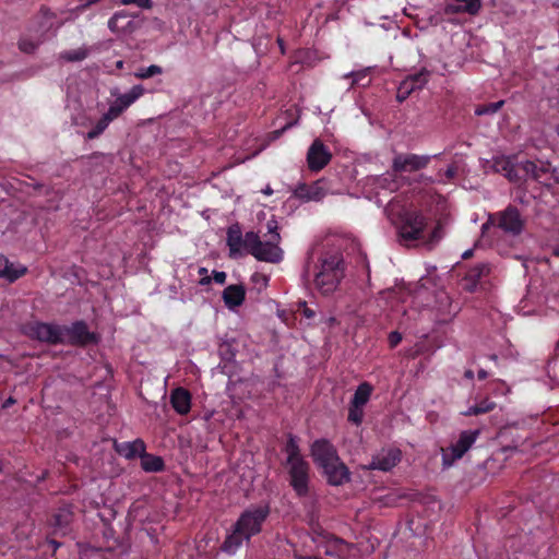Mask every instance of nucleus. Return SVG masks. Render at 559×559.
I'll list each match as a JSON object with an SVG mask.
<instances>
[{
    "mask_svg": "<svg viewBox=\"0 0 559 559\" xmlns=\"http://www.w3.org/2000/svg\"><path fill=\"white\" fill-rule=\"evenodd\" d=\"M144 87L139 84L134 85L128 93L122 94L109 106L107 112L97 121L96 126L86 133V140H93L100 135L108 124L118 118L131 104L144 94Z\"/></svg>",
    "mask_w": 559,
    "mask_h": 559,
    "instance_id": "nucleus-1",
    "label": "nucleus"
},
{
    "mask_svg": "<svg viewBox=\"0 0 559 559\" xmlns=\"http://www.w3.org/2000/svg\"><path fill=\"white\" fill-rule=\"evenodd\" d=\"M320 271L316 274V285L323 294L334 292L344 276L341 253H329L320 260Z\"/></svg>",
    "mask_w": 559,
    "mask_h": 559,
    "instance_id": "nucleus-2",
    "label": "nucleus"
},
{
    "mask_svg": "<svg viewBox=\"0 0 559 559\" xmlns=\"http://www.w3.org/2000/svg\"><path fill=\"white\" fill-rule=\"evenodd\" d=\"M273 240L261 241L258 234L248 231L245 235V249L257 260L278 263L283 258V251Z\"/></svg>",
    "mask_w": 559,
    "mask_h": 559,
    "instance_id": "nucleus-3",
    "label": "nucleus"
},
{
    "mask_svg": "<svg viewBox=\"0 0 559 559\" xmlns=\"http://www.w3.org/2000/svg\"><path fill=\"white\" fill-rule=\"evenodd\" d=\"M427 217L420 211H405L400 216L397 234L402 241H417L424 238Z\"/></svg>",
    "mask_w": 559,
    "mask_h": 559,
    "instance_id": "nucleus-4",
    "label": "nucleus"
},
{
    "mask_svg": "<svg viewBox=\"0 0 559 559\" xmlns=\"http://www.w3.org/2000/svg\"><path fill=\"white\" fill-rule=\"evenodd\" d=\"M269 514V504L258 506L246 510L235 525L250 538L252 535L260 533L262 523L266 520Z\"/></svg>",
    "mask_w": 559,
    "mask_h": 559,
    "instance_id": "nucleus-5",
    "label": "nucleus"
},
{
    "mask_svg": "<svg viewBox=\"0 0 559 559\" xmlns=\"http://www.w3.org/2000/svg\"><path fill=\"white\" fill-rule=\"evenodd\" d=\"M23 333L33 340L49 344H58L63 337V329L59 325L37 321L26 323Z\"/></svg>",
    "mask_w": 559,
    "mask_h": 559,
    "instance_id": "nucleus-6",
    "label": "nucleus"
},
{
    "mask_svg": "<svg viewBox=\"0 0 559 559\" xmlns=\"http://www.w3.org/2000/svg\"><path fill=\"white\" fill-rule=\"evenodd\" d=\"M479 435V429L462 431L459 440L443 453V464L450 466L454 461L460 460L472 448Z\"/></svg>",
    "mask_w": 559,
    "mask_h": 559,
    "instance_id": "nucleus-7",
    "label": "nucleus"
},
{
    "mask_svg": "<svg viewBox=\"0 0 559 559\" xmlns=\"http://www.w3.org/2000/svg\"><path fill=\"white\" fill-rule=\"evenodd\" d=\"M497 227L511 236H519L525 226V219L522 217L519 209L514 205L507 206L503 211L497 213Z\"/></svg>",
    "mask_w": 559,
    "mask_h": 559,
    "instance_id": "nucleus-8",
    "label": "nucleus"
},
{
    "mask_svg": "<svg viewBox=\"0 0 559 559\" xmlns=\"http://www.w3.org/2000/svg\"><path fill=\"white\" fill-rule=\"evenodd\" d=\"M288 465L289 484L298 497H306L309 492V464L306 461L294 462Z\"/></svg>",
    "mask_w": 559,
    "mask_h": 559,
    "instance_id": "nucleus-9",
    "label": "nucleus"
},
{
    "mask_svg": "<svg viewBox=\"0 0 559 559\" xmlns=\"http://www.w3.org/2000/svg\"><path fill=\"white\" fill-rule=\"evenodd\" d=\"M430 160L429 155L397 154L392 160V170L395 174L415 173L426 168Z\"/></svg>",
    "mask_w": 559,
    "mask_h": 559,
    "instance_id": "nucleus-10",
    "label": "nucleus"
},
{
    "mask_svg": "<svg viewBox=\"0 0 559 559\" xmlns=\"http://www.w3.org/2000/svg\"><path fill=\"white\" fill-rule=\"evenodd\" d=\"M330 192L329 182L325 178L316 180L314 182L299 183L294 190V195L304 202H319Z\"/></svg>",
    "mask_w": 559,
    "mask_h": 559,
    "instance_id": "nucleus-11",
    "label": "nucleus"
},
{
    "mask_svg": "<svg viewBox=\"0 0 559 559\" xmlns=\"http://www.w3.org/2000/svg\"><path fill=\"white\" fill-rule=\"evenodd\" d=\"M521 165L515 156H496L492 158V169L495 173L504 176L512 183H521Z\"/></svg>",
    "mask_w": 559,
    "mask_h": 559,
    "instance_id": "nucleus-12",
    "label": "nucleus"
},
{
    "mask_svg": "<svg viewBox=\"0 0 559 559\" xmlns=\"http://www.w3.org/2000/svg\"><path fill=\"white\" fill-rule=\"evenodd\" d=\"M332 158L329 148L320 139H316L310 145L307 153V165L311 171H320Z\"/></svg>",
    "mask_w": 559,
    "mask_h": 559,
    "instance_id": "nucleus-13",
    "label": "nucleus"
},
{
    "mask_svg": "<svg viewBox=\"0 0 559 559\" xmlns=\"http://www.w3.org/2000/svg\"><path fill=\"white\" fill-rule=\"evenodd\" d=\"M491 264L488 262H479L471 266L462 278V287L468 293L477 290L483 281L491 273Z\"/></svg>",
    "mask_w": 559,
    "mask_h": 559,
    "instance_id": "nucleus-14",
    "label": "nucleus"
},
{
    "mask_svg": "<svg viewBox=\"0 0 559 559\" xmlns=\"http://www.w3.org/2000/svg\"><path fill=\"white\" fill-rule=\"evenodd\" d=\"M311 456L321 468L340 460L335 447L326 439L316 440L311 445Z\"/></svg>",
    "mask_w": 559,
    "mask_h": 559,
    "instance_id": "nucleus-15",
    "label": "nucleus"
},
{
    "mask_svg": "<svg viewBox=\"0 0 559 559\" xmlns=\"http://www.w3.org/2000/svg\"><path fill=\"white\" fill-rule=\"evenodd\" d=\"M100 334L90 331L84 321H76L72 323V345H80L83 347L95 346L100 342Z\"/></svg>",
    "mask_w": 559,
    "mask_h": 559,
    "instance_id": "nucleus-16",
    "label": "nucleus"
},
{
    "mask_svg": "<svg viewBox=\"0 0 559 559\" xmlns=\"http://www.w3.org/2000/svg\"><path fill=\"white\" fill-rule=\"evenodd\" d=\"M549 162H534V160H522L521 165V183L525 182L528 178L540 182L542 178L551 173H555L556 169L550 168Z\"/></svg>",
    "mask_w": 559,
    "mask_h": 559,
    "instance_id": "nucleus-17",
    "label": "nucleus"
},
{
    "mask_svg": "<svg viewBox=\"0 0 559 559\" xmlns=\"http://www.w3.org/2000/svg\"><path fill=\"white\" fill-rule=\"evenodd\" d=\"M481 9V0H448L443 7V14L477 15Z\"/></svg>",
    "mask_w": 559,
    "mask_h": 559,
    "instance_id": "nucleus-18",
    "label": "nucleus"
},
{
    "mask_svg": "<svg viewBox=\"0 0 559 559\" xmlns=\"http://www.w3.org/2000/svg\"><path fill=\"white\" fill-rule=\"evenodd\" d=\"M401 460V452L399 450L382 451L381 453L372 456L370 463L365 465V469H379L388 472L392 469Z\"/></svg>",
    "mask_w": 559,
    "mask_h": 559,
    "instance_id": "nucleus-19",
    "label": "nucleus"
},
{
    "mask_svg": "<svg viewBox=\"0 0 559 559\" xmlns=\"http://www.w3.org/2000/svg\"><path fill=\"white\" fill-rule=\"evenodd\" d=\"M328 483L332 486H342L350 480L348 467L340 460L322 467Z\"/></svg>",
    "mask_w": 559,
    "mask_h": 559,
    "instance_id": "nucleus-20",
    "label": "nucleus"
},
{
    "mask_svg": "<svg viewBox=\"0 0 559 559\" xmlns=\"http://www.w3.org/2000/svg\"><path fill=\"white\" fill-rule=\"evenodd\" d=\"M114 449L119 455L132 460L144 454L146 447L142 439H135L131 442L115 441Z\"/></svg>",
    "mask_w": 559,
    "mask_h": 559,
    "instance_id": "nucleus-21",
    "label": "nucleus"
},
{
    "mask_svg": "<svg viewBox=\"0 0 559 559\" xmlns=\"http://www.w3.org/2000/svg\"><path fill=\"white\" fill-rule=\"evenodd\" d=\"M170 404L180 415H187L191 409V394L185 388H176L170 393Z\"/></svg>",
    "mask_w": 559,
    "mask_h": 559,
    "instance_id": "nucleus-22",
    "label": "nucleus"
},
{
    "mask_svg": "<svg viewBox=\"0 0 559 559\" xmlns=\"http://www.w3.org/2000/svg\"><path fill=\"white\" fill-rule=\"evenodd\" d=\"M246 288L242 284L227 286L223 292V300L228 309H235L243 304Z\"/></svg>",
    "mask_w": 559,
    "mask_h": 559,
    "instance_id": "nucleus-23",
    "label": "nucleus"
},
{
    "mask_svg": "<svg viewBox=\"0 0 559 559\" xmlns=\"http://www.w3.org/2000/svg\"><path fill=\"white\" fill-rule=\"evenodd\" d=\"M227 246L229 248V257L236 258L240 254L241 248H245V238L238 224L231 225L227 230Z\"/></svg>",
    "mask_w": 559,
    "mask_h": 559,
    "instance_id": "nucleus-24",
    "label": "nucleus"
},
{
    "mask_svg": "<svg viewBox=\"0 0 559 559\" xmlns=\"http://www.w3.org/2000/svg\"><path fill=\"white\" fill-rule=\"evenodd\" d=\"M245 539L249 538L235 525L233 533L224 540L222 549L229 554L235 552Z\"/></svg>",
    "mask_w": 559,
    "mask_h": 559,
    "instance_id": "nucleus-25",
    "label": "nucleus"
},
{
    "mask_svg": "<svg viewBox=\"0 0 559 559\" xmlns=\"http://www.w3.org/2000/svg\"><path fill=\"white\" fill-rule=\"evenodd\" d=\"M140 457L141 466L145 472H160L165 467L164 461L160 456L147 454L144 451V454H142Z\"/></svg>",
    "mask_w": 559,
    "mask_h": 559,
    "instance_id": "nucleus-26",
    "label": "nucleus"
},
{
    "mask_svg": "<svg viewBox=\"0 0 559 559\" xmlns=\"http://www.w3.org/2000/svg\"><path fill=\"white\" fill-rule=\"evenodd\" d=\"M372 390H373V388L370 383H368V382L360 383L357 386L350 403L364 407L368 403V401L371 396Z\"/></svg>",
    "mask_w": 559,
    "mask_h": 559,
    "instance_id": "nucleus-27",
    "label": "nucleus"
},
{
    "mask_svg": "<svg viewBox=\"0 0 559 559\" xmlns=\"http://www.w3.org/2000/svg\"><path fill=\"white\" fill-rule=\"evenodd\" d=\"M496 408V403L489 397H485L479 403L468 407L463 415L464 416H478L481 414L489 413Z\"/></svg>",
    "mask_w": 559,
    "mask_h": 559,
    "instance_id": "nucleus-28",
    "label": "nucleus"
},
{
    "mask_svg": "<svg viewBox=\"0 0 559 559\" xmlns=\"http://www.w3.org/2000/svg\"><path fill=\"white\" fill-rule=\"evenodd\" d=\"M285 452L287 453L286 463L290 464L298 461H305L300 454V449L297 443L296 437L292 433L288 435V440L285 447Z\"/></svg>",
    "mask_w": 559,
    "mask_h": 559,
    "instance_id": "nucleus-29",
    "label": "nucleus"
},
{
    "mask_svg": "<svg viewBox=\"0 0 559 559\" xmlns=\"http://www.w3.org/2000/svg\"><path fill=\"white\" fill-rule=\"evenodd\" d=\"M429 76L430 71L423 68L419 72L407 75L406 79L413 83L416 90H421L428 83Z\"/></svg>",
    "mask_w": 559,
    "mask_h": 559,
    "instance_id": "nucleus-30",
    "label": "nucleus"
},
{
    "mask_svg": "<svg viewBox=\"0 0 559 559\" xmlns=\"http://www.w3.org/2000/svg\"><path fill=\"white\" fill-rule=\"evenodd\" d=\"M417 91L415 88V86L413 85V83H411V81H407V79L405 78L399 85L397 87V91H396V100L399 103H403L404 100H406L409 95Z\"/></svg>",
    "mask_w": 559,
    "mask_h": 559,
    "instance_id": "nucleus-31",
    "label": "nucleus"
},
{
    "mask_svg": "<svg viewBox=\"0 0 559 559\" xmlns=\"http://www.w3.org/2000/svg\"><path fill=\"white\" fill-rule=\"evenodd\" d=\"M504 105V100H499L496 103H490L486 105H480L475 109L476 116H484V115H492L500 110L502 106Z\"/></svg>",
    "mask_w": 559,
    "mask_h": 559,
    "instance_id": "nucleus-32",
    "label": "nucleus"
},
{
    "mask_svg": "<svg viewBox=\"0 0 559 559\" xmlns=\"http://www.w3.org/2000/svg\"><path fill=\"white\" fill-rule=\"evenodd\" d=\"M162 73H163L162 67H159L157 64H152L147 68L138 69V71L134 73V76L138 79H141V80H144V79L152 78L154 75H159Z\"/></svg>",
    "mask_w": 559,
    "mask_h": 559,
    "instance_id": "nucleus-33",
    "label": "nucleus"
},
{
    "mask_svg": "<svg viewBox=\"0 0 559 559\" xmlns=\"http://www.w3.org/2000/svg\"><path fill=\"white\" fill-rule=\"evenodd\" d=\"M362 418H364V407L350 403L349 408H348V417H347L348 421L358 426L362 423Z\"/></svg>",
    "mask_w": 559,
    "mask_h": 559,
    "instance_id": "nucleus-34",
    "label": "nucleus"
},
{
    "mask_svg": "<svg viewBox=\"0 0 559 559\" xmlns=\"http://www.w3.org/2000/svg\"><path fill=\"white\" fill-rule=\"evenodd\" d=\"M26 267L20 266L15 267L12 263L8 264V275H2L1 277L7 278L9 282H14L22 277L26 273Z\"/></svg>",
    "mask_w": 559,
    "mask_h": 559,
    "instance_id": "nucleus-35",
    "label": "nucleus"
},
{
    "mask_svg": "<svg viewBox=\"0 0 559 559\" xmlns=\"http://www.w3.org/2000/svg\"><path fill=\"white\" fill-rule=\"evenodd\" d=\"M443 226L440 222H438L430 233L429 238L427 239V243L430 246L437 243L443 237Z\"/></svg>",
    "mask_w": 559,
    "mask_h": 559,
    "instance_id": "nucleus-36",
    "label": "nucleus"
},
{
    "mask_svg": "<svg viewBox=\"0 0 559 559\" xmlns=\"http://www.w3.org/2000/svg\"><path fill=\"white\" fill-rule=\"evenodd\" d=\"M38 47V43L29 38H21L19 41V48L25 53H33Z\"/></svg>",
    "mask_w": 559,
    "mask_h": 559,
    "instance_id": "nucleus-37",
    "label": "nucleus"
},
{
    "mask_svg": "<svg viewBox=\"0 0 559 559\" xmlns=\"http://www.w3.org/2000/svg\"><path fill=\"white\" fill-rule=\"evenodd\" d=\"M90 52H91V48H88L86 46L79 47L78 49L72 51V62L84 60L85 58L88 57Z\"/></svg>",
    "mask_w": 559,
    "mask_h": 559,
    "instance_id": "nucleus-38",
    "label": "nucleus"
},
{
    "mask_svg": "<svg viewBox=\"0 0 559 559\" xmlns=\"http://www.w3.org/2000/svg\"><path fill=\"white\" fill-rule=\"evenodd\" d=\"M266 226H267V231L271 234V239L270 240L280 242L281 236H280V234L277 231V229H278L277 222L275 219H270L267 222Z\"/></svg>",
    "mask_w": 559,
    "mask_h": 559,
    "instance_id": "nucleus-39",
    "label": "nucleus"
},
{
    "mask_svg": "<svg viewBox=\"0 0 559 559\" xmlns=\"http://www.w3.org/2000/svg\"><path fill=\"white\" fill-rule=\"evenodd\" d=\"M402 341V334L397 331L390 332L388 342L391 348L396 347Z\"/></svg>",
    "mask_w": 559,
    "mask_h": 559,
    "instance_id": "nucleus-40",
    "label": "nucleus"
},
{
    "mask_svg": "<svg viewBox=\"0 0 559 559\" xmlns=\"http://www.w3.org/2000/svg\"><path fill=\"white\" fill-rule=\"evenodd\" d=\"M122 4H136L141 9H151L152 0H121Z\"/></svg>",
    "mask_w": 559,
    "mask_h": 559,
    "instance_id": "nucleus-41",
    "label": "nucleus"
},
{
    "mask_svg": "<svg viewBox=\"0 0 559 559\" xmlns=\"http://www.w3.org/2000/svg\"><path fill=\"white\" fill-rule=\"evenodd\" d=\"M498 216L496 214H489L487 222L481 226L483 233H485L489 227H497Z\"/></svg>",
    "mask_w": 559,
    "mask_h": 559,
    "instance_id": "nucleus-42",
    "label": "nucleus"
},
{
    "mask_svg": "<svg viewBox=\"0 0 559 559\" xmlns=\"http://www.w3.org/2000/svg\"><path fill=\"white\" fill-rule=\"evenodd\" d=\"M9 263H10L9 260L4 255L0 254V277L2 275H8V264Z\"/></svg>",
    "mask_w": 559,
    "mask_h": 559,
    "instance_id": "nucleus-43",
    "label": "nucleus"
},
{
    "mask_svg": "<svg viewBox=\"0 0 559 559\" xmlns=\"http://www.w3.org/2000/svg\"><path fill=\"white\" fill-rule=\"evenodd\" d=\"M213 280L218 284L226 282V273L223 271H213Z\"/></svg>",
    "mask_w": 559,
    "mask_h": 559,
    "instance_id": "nucleus-44",
    "label": "nucleus"
},
{
    "mask_svg": "<svg viewBox=\"0 0 559 559\" xmlns=\"http://www.w3.org/2000/svg\"><path fill=\"white\" fill-rule=\"evenodd\" d=\"M457 168L454 165H451L445 170V176L449 180L453 179L456 176Z\"/></svg>",
    "mask_w": 559,
    "mask_h": 559,
    "instance_id": "nucleus-45",
    "label": "nucleus"
},
{
    "mask_svg": "<svg viewBox=\"0 0 559 559\" xmlns=\"http://www.w3.org/2000/svg\"><path fill=\"white\" fill-rule=\"evenodd\" d=\"M122 16H119V15H115L114 17H111L109 20V23H108V26L110 29L112 31H116L118 28V21L121 19Z\"/></svg>",
    "mask_w": 559,
    "mask_h": 559,
    "instance_id": "nucleus-46",
    "label": "nucleus"
},
{
    "mask_svg": "<svg viewBox=\"0 0 559 559\" xmlns=\"http://www.w3.org/2000/svg\"><path fill=\"white\" fill-rule=\"evenodd\" d=\"M550 368L552 371V379L559 383V364L555 362Z\"/></svg>",
    "mask_w": 559,
    "mask_h": 559,
    "instance_id": "nucleus-47",
    "label": "nucleus"
},
{
    "mask_svg": "<svg viewBox=\"0 0 559 559\" xmlns=\"http://www.w3.org/2000/svg\"><path fill=\"white\" fill-rule=\"evenodd\" d=\"M350 75L354 78V80L352 82V85L358 84L360 79H365L366 78V75L360 73V72L359 73H352Z\"/></svg>",
    "mask_w": 559,
    "mask_h": 559,
    "instance_id": "nucleus-48",
    "label": "nucleus"
},
{
    "mask_svg": "<svg viewBox=\"0 0 559 559\" xmlns=\"http://www.w3.org/2000/svg\"><path fill=\"white\" fill-rule=\"evenodd\" d=\"M290 126H292V123H287V124H286L285 127H283L282 129H280V130H275V131L273 132L274 136H275V138L281 136V135L284 133V131H285L286 129H288Z\"/></svg>",
    "mask_w": 559,
    "mask_h": 559,
    "instance_id": "nucleus-49",
    "label": "nucleus"
},
{
    "mask_svg": "<svg viewBox=\"0 0 559 559\" xmlns=\"http://www.w3.org/2000/svg\"><path fill=\"white\" fill-rule=\"evenodd\" d=\"M212 278L207 275V276H202V278L200 280L199 284L202 285V286H205V285H209L211 283Z\"/></svg>",
    "mask_w": 559,
    "mask_h": 559,
    "instance_id": "nucleus-50",
    "label": "nucleus"
},
{
    "mask_svg": "<svg viewBox=\"0 0 559 559\" xmlns=\"http://www.w3.org/2000/svg\"><path fill=\"white\" fill-rule=\"evenodd\" d=\"M477 377L479 380H485L488 377V372L484 369L478 370Z\"/></svg>",
    "mask_w": 559,
    "mask_h": 559,
    "instance_id": "nucleus-51",
    "label": "nucleus"
},
{
    "mask_svg": "<svg viewBox=\"0 0 559 559\" xmlns=\"http://www.w3.org/2000/svg\"><path fill=\"white\" fill-rule=\"evenodd\" d=\"M15 403V400L13 397H9L4 401L3 403V408H8L10 407L11 405H13Z\"/></svg>",
    "mask_w": 559,
    "mask_h": 559,
    "instance_id": "nucleus-52",
    "label": "nucleus"
},
{
    "mask_svg": "<svg viewBox=\"0 0 559 559\" xmlns=\"http://www.w3.org/2000/svg\"><path fill=\"white\" fill-rule=\"evenodd\" d=\"M473 249H468L462 254V259L467 260L473 257Z\"/></svg>",
    "mask_w": 559,
    "mask_h": 559,
    "instance_id": "nucleus-53",
    "label": "nucleus"
},
{
    "mask_svg": "<svg viewBox=\"0 0 559 559\" xmlns=\"http://www.w3.org/2000/svg\"><path fill=\"white\" fill-rule=\"evenodd\" d=\"M464 377L468 380H472L474 378V372L471 369L465 370Z\"/></svg>",
    "mask_w": 559,
    "mask_h": 559,
    "instance_id": "nucleus-54",
    "label": "nucleus"
},
{
    "mask_svg": "<svg viewBox=\"0 0 559 559\" xmlns=\"http://www.w3.org/2000/svg\"><path fill=\"white\" fill-rule=\"evenodd\" d=\"M304 314L307 317V318H311L314 316V312L308 308H305L304 310Z\"/></svg>",
    "mask_w": 559,
    "mask_h": 559,
    "instance_id": "nucleus-55",
    "label": "nucleus"
},
{
    "mask_svg": "<svg viewBox=\"0 0 559 559\" xmlns=\"http://www.w3.org/2000/svg\"><path fill=\"white\" fill-rule=\"evenodd\" d=\"M199 274L202 275V276H207V269L205 267H200L199 269Z\"/></svg>",
    "mask_w": 559,
    "mask_h": 559,
    "instance_id": "nucleus-56",
    "label": "nucleus"
},
{
    "mask_svg": "<svg viewBox=\"0 0 559 559\" xmlns=\"http://www.w3.org/2000/svg\"><path fill=\"white\" fill-rule=\"evenodd\" d=\"M116 68L117 69H122L123 68V61L122 60H119L116 62Z\"/></svg>",
    "mask_w": 559,
    "mask_h": 559,
    "instance_id": "nucleus-57",
    "label": "nucleus"
},
{
    "mask_svg": "<svg viewBox=\"0 0 559 559\" xmlns=\"http://www.w3.org/2000/svg\"><path fill=\"white\" fill-rule=\"evenodd\" d=\"M62 59H66L67 61H70V53L69 52H64L62 53Z\"/></svg>",
    "mask_w": 559,
    "mask_h": 559,
    "instance_id": "nucleus-58",
    "label": "nucleus"
},
{
    "mask_svg": "<svg viewBox=\"0 0 559 559\" xmlns=\"http://www.w3.org/2000/svg\"><path fill=\"white\" fill-rule=\"evenodd\" d=\"M277 43H278V45H280V47H281V49H282V52H284L283 39L277 38Z\"/></svg>",
    "mask_w": 559,
    "mask_h": 559,
    "instance_id": "nucleus-59",
    "label": "nucleus"
},
{
    "mask_svg": "<svg viewBox=\"0 0 559 559\" xmlns=\"http://www.w3.org/2000/svg\"><path fill=\"white\" fill-rule=\"evenodd\" d=\"M490 358H491L492 360H495V361H497V359H498L497 355H491V356H490Z\"/></svg>",
    "mask_w": 559,
    "mask_h": 559,
    "instance_id": "nucleus-60",
    "label": "nucleus"
},
{
    "mask_svg": "<svg viewBox=\"0 0 559 559\" xmlns=\"http://www.w3.org/2000/svg\"><path fill=\"white\" fill-rule=\"evenodd\" d=\"M555 131H556L557 135L559 136V124H558V126H556Z\"/></svg>",
    "mask_w": 559,
    "mask_h": 559,
    "instance_id": "nucleus-61",
    "label": "nucleus"
},
{
    "mask_svg": "<svg viewBox=\"0 0 559 559\" xmlns=\"http://www.w3.org/2000/svg\"><path fill=\"white\" fill-rule=\"evenodd\" d=\"M264 192H265V193H271V189H270V188H267Z\"/></svg>",
    "mask_w": 559,
    "mask_h": 559,
    "instance_id": "nucleus-62",
    "label": "nucleus"
},
{
    "mask_svg": "<svg viewBox=\"0 0 559 559\" xmlns=\"http://www.w3.org/2000/svg\"><path fill=\"white\" fill-rule=\"evenodd\" d=\"M555 254L559 255V249L555 250Z\"/></svg>",
    "mask_w": 559,
    "mask_h": 559,
    "instance_id": "nucleus-63",
    "label": "nucleus"
},
{
    "mask_svg": "<svg viewBox=\"0 0 559 559\" xmlns=\"http://www.w3.org/2000/svg\"><path fill=\"white\" fill-rule=\"evenodd\" d=\"M545 187H546L547 189H550V187H551V186H550V185H548V183H545Z\"/></svg>",
    "mask_w": 559,
    "mask_h": 559,
    "instance_id": "nucleus-64",
    "label": "nucleus"
}]
</instances>
